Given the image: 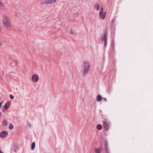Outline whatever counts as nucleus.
<instances>
[{"instance_id":"30","label":"nucleus","mask_w":153,"mask_h":153,"mask_svg":"<svg viewBox=\"0 0 153 153\" xmlns=\"http://www.w3.org/2000/svg\"><path fill=\"white\" fill-rule=\"evenodd\" d=\"M104 14H105V15H106V12H105Z\"/></svg>"},{"instance_id":"24","label":"nucleus","mask_w":153,"mask_h":153,"mask_svg":"<svg viewBox=\"0 0 153 153\" xmlns=\"http://www.w3.org/2000/svg\"><path fill=\"white\" fill-rule=\"evenodd\" d=\"M14 61L15 62V64L16 65H18V62H17V60H14Z\"/></svg>"},{"instance_id":"25","label":"nucleus","mask_w":153,"mask_h":153,"mask_svg":"<svg viewBox=\"0 0 153 153\" xmlns=\"http://www.w3.org/2000/svg\"><path fill=\"white\" fill-rule=\"evenodd\" d=\"M10 97L11 99H13L14 98V96H12L11 94H10Z\"/></svg>"},{"instance_id":"14","label":"nucleus","mask_w":153,"mask_h":153,"mask_svg":"<svg viewBox=\"0 0 153 153\" xmlns=\"http://www.w3.org/2000/svg\"><path fill=\"white\" fill-rule=\"evenodd\" d=\"M96 153H101V150L100 148H97L95 149Z\"/></svg>"},{"instance_id":"31","label":"nucleus","mask_w":153,"mask_h":153,"mask_svg":"<svg viewBox=\"0 0 153 153\" xmlns=\"http://www.w3.org/2000/svg\"><path fill=\"white\" fill-rule=\"evenodd\" d=\"M2 45V44L0 42V46H1Z\"/></svg>"},{"instance_id":"2","label":"nucleus","mask_w":153,"mask_h":153,"mask_svg":"<svg viewBox=\"0 0 153 153\" xmlns=\"http://www.w3.org/2000/svg\"><path fill=\"white\" fill-rule=\"evenodd\" d=\"M90 67V64L88 61H85L83 62L82 68V74L85 77L88 74Z\"/></svg>"},{"instance_id":"26","label":"nucleus","mask_w":153,"mask_h":153,"mask_svg":"<svg viewBox=\"0 0 153 153\" xmlns=\"http://www.w3.org/2000/svg\"><path fill=\"white\" fill-rule=\"evenodd\" d=\"M102 100H104L105 102H106L107 101V99L105 98H102Z\"/></svg>"},{"instance_id":"32","label":"nucleus","mask_w":153,"mask_h":153,"mask_svg":"<svg viewBox=\"0 0 153 153\" xmlns=\"http://www.w3.org/2000/svg\"><path fill=\"white\" fill-rule=\"evenodd\" d=\"M0 153H3L2 152H1V151L0 150Z\"/></svg>"},{"instance_id":"27","label":"nucleus","mask_w":153,"mask_h":153,"mask_svg":"<svg viewBox=\"0 0 153 153\" xmlns=\"http://www.w3.org/2000/svg\"><path fill=\"white\" fill-rule=\"evenodd\" d=\"M2 74L4 76H5V74H4V72L3 70H2Z\"/></svg>"},{"instance_id":"33","label":"nucleus","mask_w":153,"mask_h":153,"mask_svg":"<svg viewBox=\"0 0 153 153\" xmlns=\"http://www.w3.org/2000/svg\"><path fill=\"white\" fill-rule=\"evenodd\" d=\"M1 30V27L0 26V31Z\"/></svg>"},{"instance_id":"7","label":"nucleus","mask_w":153,"mask_h":153,"mask_svg":"<svg viewBox=\"0 0 153 153\" xmlns=\"http://www.w3.org/2000/svg\"><path fill=\"white\" fill-rule=\"evenodd\" d=\"M103 126L105 130H107L108 129L109 126L108 125L107 123L106 122L104 121H102Z\"/></svg>"},{"instance_id":"1","label":"nucleus","mask_w":153,"mask_h":153,"mask_svg":"<svg viewBox=\"0 0 153 153\" xmlns=\"http://www.w3.org/2000/svg\"><path fill=\"white\" fill-rule=\"evenodd\" d=\"M2 22L4 28L8 30H11L12 28L11 23L10 17L6 15L2 17Z\"/></svg>"},{"instance_id":"8","label":"nucleus","mask_w":153,"mask_h":153,"mask_svg":"<svg viewBox=\"0 0 153 153\" xmlns=\"http://www.w3.org/2000/svg\"><path fill=\"white\" fill-rule=\"evenodd\" d=\"M101 40H105L107 39V33L106 30L105 31V33L103 34V36H102L101 37Z\"/></svg>"},{"instance_id":"21","label":"nucleus","mask_w":153,"mask_h":153,"mask_svg":"<svg viewBox=\"0 0 153 153\" xmlns=\"http://www.w3.org/2000/svg\"><path fill=\"white\" fill-rule=\"evenodd\" d=\"M70 33L72 34H75L74 32V30H70Z\"/></svg>"},{"instance_id":"3","label":"nucleus","mask_w":153,"mask_h":153,"mask_svg":"<svg viewBox=\"0 0 153 153\" xmlns=\"http://www.w3.org/2000/svg\"><path fill=\"white\" fill-rule=\"evenodd\" d=\"M32 79L33 82H37L39 79L38 75L36 74H34L32 77Z\"/></svg>"},{"instance_id":"18","label":"nucleus","mask_w":153,"mask_h":153,"mask_svg":"<svg viewBox=\"0 0 153 153\" xmlns=\"http://www.w3.org/2000/svg\"><path fill=\"white\" fill-rule=\"evenodd\" d=\"M4 8V5L2 1H0V8L1 9H3Z\"/></svg>"},{"instance_id":"12","label":"nucleus","mask_w":153,"mask_h":153,"mask_svg":"<svg viewBox=\"0 0 153 153\" xmlns=\"http://www.w3.org/2000/svg\"><path fill=\"white\" fill-rule=\"evenodd\" d=\"M94 7L97 10H100V6L99 4H97L94 6Z\"/></svg>"},{"instance_id":"29","label":"nucleus","mask_w":153,"mask_h":153,"mask_svg":"<svg viewBox=\"0 0 153 153\" xmlns=\"http://www.w3.org/2000/svg\"><path fill=\"white\" fill-rule=\"evenodd\" d=\"M14 152H17V149H14Z\"/></svg>"},{"instance_id":"13","label":"nucleus","mask_w":153,"mask_h":153,"mask_svg":"<svg viewBox=\"0 0 153 153\" xmlns=\"http://www.w3.org/2000/svg\"><path fill=\"white\" fill-rule=\"evenodd\" d=\"M35 146V142H33V143H32V144H31V149L32 150H33L34 149Z\"/></svg>"},{"instance_id":"4","label":"nucleus","mask_w":153,"mask_h":153,"mask_svg":"<svg viewBox=\"0 0 153 153\" xmlns=\"http://www.w3.org/2000/svg\"><path fill=\"white\" fill-rule=\"evenodd\" d=\"M105 148L106 153H110L107 140H105Z\"/></svg>"},{"instance_id":"19","label":"nucleus","mask_w":153,"mask_h":153,"mask_svg":"<svg viewBox=\"0 0 153 153\" xmlns=\"http://www.w3.org/2000/svg\"><path fill=\"white\" fill-rule=\"evenodd\" d=\"M57 0H49L50 4H51L53 3H55Z\"/></svg>"},{"instance_id":"22","label":"nucleus","mask_w":153,"mask_h":153,"mask_svg":"<svg viewBox=\"0 0 153 153\" xmlns=\"http://www.w3.org/2000/svg\"><path fill=\"white\" fill-rule=\"evenodd\" d=\"M104 46L106 47L107 46V40H104Z\"/></svg>"},{"instance_id":"9","label":"nucleus","mask_w":153,"mask_h":153,"mask_svg":"<svg viewBox=\"0 0 153 153\" xmlns=\"http://www.w3.org/2000/svg\"><path fill=\"white\" fill-rule=\"evenodd\" d=\"M99 15L100 18L102 19H104L105 16V14H104L103 12L100 13Z\"/></svg>"},{"instance_id":"23","label":"nucleus","mask_w":153,"mask_h":153,"mask_svg":"<svg viewBox=\"0 0 153 153\" xmlns=\"http://www.w3.org/2000/svg\"><path fill=\"white\" fill-rule=\"evenodd\" d=\"M102 12H103V7H101V10L100 11V13H102Z\"/></svg>"},{"instance_id":"5","label":"nucleus","mask_w":153,"mask_h":153,"mask_svg":"<svg viewBox=\"0 0 153 153\" xmlns=\"http://www.w3.org/2000/svg\"><path fill=\"white\" fill-rule=\"evenodd\" d=\"M10 103L9 102H7L3 107L2 111H5V110H7L10 107Z\"/></svg>"},{"instance_id":"10","label":"nucleus","mask_w":153,"mask_h":153,"mask_svg":"<svg viewBox=\"0 0 153 153\" xmlns=\"http://www.w3.org/2000/svg\"><path fill=\"white\" fill-rule=\"evenodd\" d=\"M102 99V97L100 95H98L97 97V102H100Z\"/></svg>"},{"instance_id":"16","label":"nucleus","mask_w":153,"mask_h":153,"mask_svg":"<svg viewBox=\"0 0 153 153\" xmlns=\"http://www.w3.org/2000/svg\"><path fill=\"white\" fill-rule=\"evenodd\" d=\"M111 46L112 48V49L114 50L115 48L114 44V42H111Z\"/></svg>"},{"instance_id":"6","label":"nucleus","mask_w":153,"mask_h":153,"mask_svg":"<svg viewBox=\"0 0 153 153\" xmlns=\"http://www.w3.org/2000/svg\"><path fill=\"white\" fill-rule=\"evenodd\" d=\"M7 132L6 131H3L0 133V137L4 138L6 137L7 135Z\"/></svg>"},{"instance_id":"15","label":"nucleus","mask_w":153,"mask_h":153,"mask_svg":"<svg viewBox=\"0 0 153 153\" xmlns=\"http://www.w3.org/2000/svg\"><path fill=\"white\" fill-rule=\"evenodd\" d=\"M102 128V126L101 124H99L97 126V128L99 130H101Z\"/></svg>"},{"instance_id":"11","label":"nucleus","mask_w":153,"mask_h":153,"mask_svg":"<svg viewBox=\"0 0 153 153\" xmlns=\"http://www.w3.org/2000/svg\"><path fill=\"white\" fill-rule=\"evenodd\" d=\"M42 4L43 5H46L47 4H49V0H46L42 2Z\"/></svg>"},{"instance_id":"20","label":"nucleus","mask_w":153,"mask_h":153,"mask_svg":"<svg viewBox=\"0 0 153 153\" xmlns=\"http://www.w3.org/2000/svg\"><path fill=\"white\" fill-rule=\"evenodd\" d=\"M13 128V124L12 123L10 124V126H9V128L10 129H12Z\"/></svg>"},{"instance_id":"28","label":"nucleus","mask_w":153,"mask_h":153,"mask_svg":"<svg viewBox=\"0 0 153 153\" xmlns=\"http://www.w3.org/2000/svg\"><path fill=\"white\" fill-rule=\"evenodd\" d=\"M2 102H0V107H1V104L2 103Z\"/></svg>"},{"instance_id":"17","label":"nucleus","mask_w":153,"mask_h":153,"mask_svg":"<svg viewBox=\"0 0 153 153\" xmlns=\"http://www.w3.org/2000/svg\"><path fill=\"white\" fill-rule=\"evenodd\" d=\"M3 124L4 126H6L8 125V123L6 120H4L3 122Z\"/></svg>"}]
</instances>
